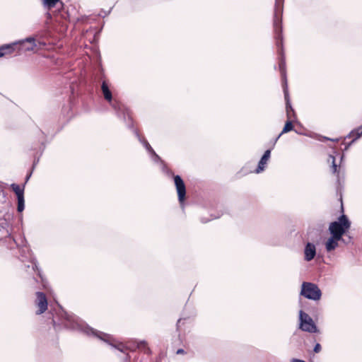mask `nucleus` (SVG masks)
Returning <instances> with one entry per match:
<instances>
[{
  "label": "nucleus",
  "mask_w": 362,
  "mask_h": 362,
  "mask_svg": "<svg viewBox=\"0 0 362 362\" xmlns=\"http://www.w3.org/2000/svg\"><path fill=\"white\" fill-rule=\"evenodd\" d=\"M174 182L176 187L179 202L180 205L182 206L186 195L185 185L180 175L174 176Z\"/></svg>",
  "instance_id": "nucleus-7"
},
{
  "label": "nucleus",
  "mask_w": 362,
  "mask_h": 362,
  "mask_svg": "<svg viewBox=\"0 0 362 362\" xmlns=\"http://www.w3.org/2000/svg\"><path fill=\"white\" fill-rule=\"evenodd\" d=\"M18 207L17 210L18 212H22L24 210L25 208V200L24 197H18Z\"/></svg>",
  "instance_id": "nucleus-22"
},
{
  "label": "nucleus",
  "mask_w": 362,
  "mask_h": 362,
  "mask_svg": "<svg viewBox=\"0 0 362 362\" xmlns=\"http://www.w3.org/2000/svg\"><path fill=\"white\" fill-rule=\"evenodd\" d=\"M32 267L33 270H37L38 272L39 276H40V271L37 267V262L35 261H32Z\"/></svg>",
  "instance_id": "nucleus-26"
},
{
  "label": "nucleus",
  "mask_w": 362,
  "mask_h": 362,
  "mask_svg": "<svg viewBox=\"0 0 362 362\" xmlns=\"http://www.w3.org/2000/svg\"><path fill=\"white\" fill-rule=\"evenodd\" d=\"M52 322H53V326L55 329H58L60 327L59 323H57L55 319L52 320Z\"/></svg>",
  "instance_id": "nucleus-27"
},
{
  "label": "nucleus",
  "mask_w": 362,
  "mask_h": 362,
  "mask_svg": "<svg viewBox=\"0 0 362 362\" xmlns=\"http://www.w3.org/2000/svg\"><path fill=\"white\" fill-rule=\"evenodd\" d=\"M59 318L66 328L80 330L88 336L98 338L122 353H124L127 349L123 343L116 341L111 335L94 329L74 315L62 310L59 314Z\"/></svg>",
  "instance_id": "nucleus-1"
},
{
  "label": "nucleus",
  "mask_w": 362,
  "mask_h": 362,
  "mask_svg": "<svg viewBox=\"0 0 362 362\" xmlns=\"http://www.w3.org/2000/svg\"><path fill=\"white\" fill-rule=\"evenodd\" d=\"M181 321V319L178 320L177 324H179Z\"/></svg>",
  "instance_id": "nucleus-35"
},
{
  "label": "nucleus",
  "mask_w": 362,
  "mask_h": 362,
  "mask_svg": "<svg viewBox=\"0 0 362 362\" xmlns=\"http://www.w3.org/2000/svg\"><path fill=\"white\" fill-rule=\"evenodd\" d=\"M321 349H322L321 345L319 343H317L314 347L313 351L315 353H319L321 351Z\"/></svg>",
  "instance_id": "nucleus-25"
},
{
  "label": "nucleus",
  "mask_w": 362,
  "mask_h": 362,
  "mask_svg": "<svg viewBox=\"0 0 362 362\" xmlns=\"http://www.w3.org/2000/svg\"><path fill=\"white\" fill-rule=\"evenodd\" d=\"M101 90L105 100L107 101L111 107L115 110L118 116L120 115V111H122L124 119L126 120L127 117L129 120H132L128 110H124L122 107V105L119 102L113 100L112 92L109 88L108 84L105 81H103L101 84Z\"/></svg>",
  "instance_id": "nucleus-3"
},
{
  "label": "nucleus",
  "mask_w": 362,
  "mask_h": 362,
  "mask_svg": "<svg viewBox=\"0 0 362 362\" xmlns=\"http://www.w3.org/2000/svg\"><path fill=\"white\" fill-rule=\"evenodd\" d=\"M299 327L301 330L309 333H316L317 332V326L313 319L303 310L299 312Z\"/></svg>",
  "instance_id": "nucleus-6"
},
{
  "label": "nucleus",
  "mask_w": 362,
  "mask_h": 362,
  "mask_svg": "<svg viewBox=\"0 0 362 362\" xmlns=\"http://www.w3.org/2000/svg\"><path fill=\"white\" fill-rule=\"evenodd\" d=\"M361 136H362V132H361V129L358 127L353 129L346 136L347 138H353V139L347 145V146L346 147L345 149L346 150L354 142H355Z\"/></svg>",
  "instance_id": "nucleus-12"
},
{
  "label": "nucleus",
  "mask_w": 362,
  "mask_h": 362,
  "mask_svg": "<svg viewBox=\"0 0 362 362\" xmlns=\"http://www.w3.org/2000/svg\"><path fill=\"white\" fill-rule=\"evenodd\" d=\"M135 134L139 141L143 144V146L145 147L148 153L150 154L151 152H153L154 150L152 148L146 139L141 138L139 133L136 131H135Z\"/></svg>",
  "instance_id": "nucleus-17"
},
{
  "label": "nucleus",
  "mask_w": 362,
  "mask_h": 362,
  "mask_svg": "<svg viewBox=\"0 0 362 362\" xmlns=\"http://www.w3.org/2000/svg\"><path fill=\"white\" fill-rule=\"evenodd\" d=\"M358 128L361 129V132H362V125L358 127Z\"/></svg>",
  "instance_id": "nucleus-33"
},
{
  "label": "nucleus",
  "mask_w": 362,
  "mask_h": 362,
  "mask_svg": "<svg viewBox=\"0 0 362 362\" xmlns=\"http://www.w3.org/2000/svg\"><path fill=\"white\" fill-rule=\"evenodd\" d=\"M351 226V223L346 215H341L337 221L330 223L329 230L332 236L341 239L342 235Z\"/></svg>",
  "instance_id": "nucleus-4"
},
{
  "label": "nucleus",
  "mask_w": 362,
  "mask_h": 362,
  "mask_svg": "<svg viewBox=\"0 0 362 362\" xmlns=\"http://www.w3.org/2000/svg\"><path fill=\"white\" fill-rule=\"evenodd\" d=\"M293 124L292 122L290 121V120H288L286 124H285V126L283 129V130L281 131V134L278 136V137L276 138V141L277 139H279V138L284 134L285 133H287L291 130H293Z\"/></svg>",
  "instance_id": "nucleus-18"
},
{
  "label": "nucleus",
  "mask_w": 362,
  "mask_h": 362,
  "mask_svg": "<svg viewBox=\"0 0 362 362\" xmlns=\"http://www.w3.org/2000/svg\"><path fill=\"white\" fill-rule=\"evenodd\" d=\"M35 305L38 308L36 311L37 315H40L47 309V300L46 296L42 292L36 293Z\"/></svg>",
  "instance_id": "nucleus-8"
},
{
  "label": "nucleus",
  "mask_w": 362,
  "mask_h": 362,
  "mask_svg": "<svg viewBox=\"0 0 362 362\" xmlns=\"http://www.w3.org/2000/svg\"><path fill=\"white\" fill-rule=\"evenodd\" d=\"M316 255V247L313 243H308L304 248V259L310 262L315 258Z\"/></svg>",
  "instance_id": "nucleus-9"
},
{
  "label": "nucleus",
  "mask_w": 362,
  "mask_h": 362,
  "mask_svg": "<svg viewBox=\"0 0 362 362\" xmlns=\"http://www.w3.org/2000/svg\"><path fill=\"white\" fill-rule=\"evenodd\" d=\"M330 161L332 162L331 170H332V173L336 174L337 173H338V170H337L338 166L336 164V160H335L334 156L329 155L328 162H330Z\"/></svg>",
  "instance_id": "nucleus-21"
},
{
  "label": "nucleus",
  "mask_w": 362,
  "mask_h": 362,
  "mask_svg": "<svg viewBox=\"0 0 362 362\" xmlns=\"http://www.w3.org/2000/svg\"><path fill=\"white\" fill-rule=\"evenodd\" d=\"M19 42L22 44H23L24 42H29L30 44V46L25 48L26 51H33L37 46L35 38L34 37H27L25 40L20 41Z\"/></svg>",
  "instance_id": "nucleus-14"
},
{
  "label": "nucleus",
  "mask_w": 362,
  "mask_h": 362,
  "mask_svg": "<svg viewBox=\"0 0 362 362\" xmlns=\"http://www.w3.org/2000/svg\"><path fill=\"white\" fill-rule=\"evenodd\" d=\"M151 156V158L152 160L155 162V163H158V162H163L161 158H160V156L156 154V153L155 152V151H153V152H151L150 153Z\"/></svg>",
  "instance_id": "nucleus-24"
},
{
  "label": "nucleus",
  "mask_w": 362,
  "mask_h": 362,
  "mask_svg": "<svg viewBox=\"0 0 362 362\" xmlns=\"http://www.w3.org/2000/svg\"><path fill=\"white\" fill-rule=\"evenodd\" d=\"M11 187L16 194L17 198L24 197V186L21 187L18 185L13 183L11 185Z\"/></svg>",
  "instance_id": "nucleus-16"
},
{
  "label": "nucleus",
  "mask_w": 362,
  "mask_h": 362,
  "mask_svg": "<svg viewBox=\"0 0 362 362\" xmlns=\"http://www.w3.org/2000/svg\"><path fill=\"white\" fill-rule=\"evenodd\" d=\"M59 1V0H43L42 4L45 8L50 9L54 8Z\"/></svg>",
  "instance_id": "nucleus-20"
},
{
  "label": "nucleus",
  "mask_w": 362,
  "mask_h": 362,
  "mask_svg": "<svg viewBox=\"0 0 362 362\" xmlns=\"http://www.w3.org/2000/svg\"><path fill=\"white\" fill-rule=\"evenodd\" d=\"M291 362H305L303 360L293 358Z\"/></svg>",
  "instance_id": "nucleus-30"
},
{
  "label": "nucleus",
  "mask_w": 362,
  "mask_h": 362,
  "mask_svg": "<svg viewBox=\"0 0 362 362\" xmlns=\"http://www.w3.org/2000/svg\"><path fill=\"white\" fill-rule=\"evenodd\" d=\"M341 239H337L334 236L330 237L326 244H325V248L327 252H330L332 250H334L337 246H338V241Z\"/></svg>",
  "instance_id": "nucleus-13"
},
{
  "label": "nucleus",
  "mask_w": 362,
  "mask_h": 362,
  "mask_svg": "<svg viewBox=\"0 0 362 362\" xmlns=\"http://www.w3.org/2000/svg\"><path fill=\"white\" fill-rule=\"evenodd\" d=\"M343 158H344V156L342 155V156H341V160L343 159Z\"/></svg>",
  "instance_id": "nucleus-36"
},
{
  "label": "nucleus",
  "mask_w": 362,
  "mask_h": 362,
  "mask_svg": "<svg viewBox=\"0 0 362 362\" xmlns=\"http://www.w3.org/2000/svg\"><path fill=\"white\" fill-rule=\"evenodd\" d=\"M274 28L275 32V37L276 40V46L279 49V54L281 55V59L279 64V71L281 72L283 86L287 87V79L286 75V62L283 51V36H282V27L278 26L277 21L275 20L274 23Z\"/></svg>",
  "instance_id": "nucleus-2"
},
{
  "label": "nucleus",
  "mask_w": 362,
  "mask_h": 362,
  "mask_svg": "<svg viewBox=\"0 0 362 362\" xmlns=\"http://www.w3.org/2000/svg\"><path fill=\"white\" fill-rule=\"evenodd\" d=\"M184 352H185V351L182 349H180L177 351V354H183Z\"/></svg>",
  "instance_id": "nucleus-29"
},
{
  "label": "nucleus",
  "mask_w": 362,
  "mask_h": 362,
  "mask_svg": "<svg viewBox=\"0 0 362 362\" xmlns=\"http://www.w3.org/2000/svg\"><path fill=\"white\" fill-rule=\"evenodd\" d=\"M300 295L310 300H318L322 296V292L315 284L303 282L301 285Z\"/></svg>",
  "instance_id": "nucleus-5"
},
{
  "label": "nucleus",
  "mask_w": 362,
  "mask_h": 362,
  "mask_svg": "<svg viewBox=\"0 0 362 362\" xmlns=\"http://www.w3.org/2000/svg\"><path fill=\"white\" fill-rule=\"evenodd\" d=\"M284 97H285V100L286 101V113H287V116L288 117V119H290V112H293V110L291 107V105L289 102V97H288V88L287 87H284Z\"/></svg>",
  "instance_id": "nucleus-15"
},
{
  "label": "nucleus",
  "mask_w": 362,
  "mask_h": 362,
  "mask_svg": "<svg viewBox=\"0 0 362 362\" xmlns=\"http://www.w3.org/2000/svg\"><path fill=\"white\" fill-rule=\"evenodd\" d=\"M136 348L144 350L145 353H147V354L151 353V350L148 347L147 343L146 341H136Z\"/></svg>",
  "instance_id": "nucleus-19"
},
{
  "label": "nucleus",
  "mask_w": 362,
  "mask_h": 362,
  "mask_svg": "<svg viewBox=\"0 0 362 362\" xmlns=\"http://www.w3.org/2000/svg\"><path fill=\"white\" fill-rule=\"evenodd\" d=\"M270 156H271V150H267L264 152V153L263 154L260 160L259 161L258 166H257V169L255 170L256 173H259L264 170V168L267 164V162L270 158Z\"/></svg>",
  "instance_id": "nucleus-10"
},
{
  "label": "nucleus",
  "mask_w": 362,
  "mask_h": 362,
  "mask_svg": "<svg viewBox=\"0 0 362 362\" xmlns=\"http://www.w3.org/2000/svg\"><path fill=\"white\" fill-rule=\"evenodd\" d=\"M358 128L361 129V132H362V125L358 127Z\"/></svg>",
  "instance_id": "nucleus-32"
},
{
  "label": "nucleus",
  "mask_w": 362,
  "mask_h": 362,
  "mask_svg": "<svg viewBox=\"0 0 362 362\" xmlns=\"http://www.w3.org/2000/svg\"><path fill=\"white\" fill-rule=\"evenodd\" d=\"M283 1L284 0H276L275 2V13L274 22L275 20H276L278 26H281V20L279 17V15L281 14L283 11Z\"/></svg>",
  "instance_id": "nucleus-11"
},
{
  "label": "nucleus",
  "mask_w": 362,
  "mask_h": 362,
  "mask_svg": "<svg viewBox=\"0 0 362 362\" xmlns=\"http://www.w3.org/2000/svg\"><path fill=\"white\" fill-rule=\"evenodd\" d=\"M128 359H129V356H128V355L127 354V356H126V360L127 361Z\"/></svg>",
  "instance_id": "nucleus-34"
},
{
  "label": "nucleus",
  "mask_w": 362,
  "mask_h": 362,
  "mask_svg": "<svg viewBox=\"0 0 362 362\" xmlns=\"http://www.w3.org/2000/svg\"><path fill=\"white\" fill-rule=\"evenodd\" d=\"M323 140H330V141H335V142H337L339 141V139H329V138H327V137H323Z\"/></svg>",
  "instance_id": "nucleus-28"
},
{
  "label": "nucleus",
  "mask_w": 362,
  "mask_h": 362,
  "mask_svg": "<svg viewBox=\"0 0 362 362\" xmlns=\"http://www.w3.org/2000/svg\"><path fill=\"white\" fill-rule=\"evenodd\" d=\"M18 42H15V43H13L11 45H4L2 47H0V57L4 56V51L5 49H11V47L16 45H17Z\"/></svg>",
  "instance_id": "nucleus-23"
},
{
  "label": "nucleus",
  "mask_w": 362,
  "mask_h": 362,
  "mask_svg": "<svg viewBox=\"0 0 362 362\" xmlns=\"http://www.w3.org/2000/svg\"><path fill=\"white\" fill-rule=\"evenodd\" d=\"M31 176V173H29L27 176H26V178H25V182H27L28 181V180L30 179Z\"/></svg>",
  "instance_id": "nucleus-31"
}]
</instances>
